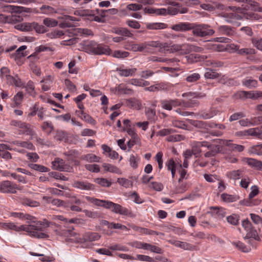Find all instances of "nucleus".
Here are the masks:
<instances>
[{
    "label": "nucleus",
    "mask_w": 262,
    "mask_h": 262,
    "mask_svg": "<svg viewBox=\"0 0 262 262\" xmlns=\"http://www.w3.org/2000/svg\"><path fill=\"white\" fill-rule=\"evenodd\" d=\"M117 182L125 188H129L133 186V182L125 178H118Z\"/></svg>",
    "instance_id": "45"
},
{
    "label": "nucleus",
    "mask_w": 262,
    "mask_h": 262,
    "mask_svg": "<svg viewBox=\"0 0 262 262\" xmlns=\"http://www.w3.org/2000/svg\"><path fill=\"white\" fill-rule=\"evenodd\" d=\"M145 43L146 49L147 48V47L159 48V51L161 52L165 51L166 48L168 47V44L167 43H162L159 41H149L145 42Z\"/></svg>",
    "instance_id": "15"
},
{
    "label": "nucleus",
    "mask_w": 262,
    "mask_h": 262,
    "mask_svg": "<svg viewBox=\"0 0 262 262\" xmlns=\"http://www.w3.org/2000/svg\"><path fill=\"white\" fill-rule=\"evenodd\" d=\"M190 123L193 126L199 128H206L207 126L206 122L200 120H190Z\"/></svg>",
    "instance_id": "41"
},
{
    "label": "nucleus",
    "mask_w": 262,
    "mask_h": 262,
    "mask_svg": "<svg viewBox=\"0 0 262 262\" xmlns=\"http://www.w3.org/2000/svg\"><path fill=\"white\" fill-rule=\"evenodd\" d=\"M177 247H179L184 250H192L193 249V246L187 243L179 241Z\"/></svg>",
    "instance_id": "60"
},
{
    "label": "nucleus",
    "mask_w": 262,
    "mask_h": 262,
    "mask_svg": "<svg viewBox=\"0 0 262 262\" xmlns=\"http://www.w3.org/2000/svg\"><path fill=\"white\" fill-rule=\"evenodd\" d=\"M115 33L123 36L132 37L133 34L126 28H120L114 29L113 31Z\"/></svg>",
    "instance_id": "28"
},
{
    "label": "nucleus",
    "mask_w": 262,
    "mask_h": 262,
    "mask_svg": "<svg viewBox=\"0 0 262 262\" xmlns=\"http://www.w3.org/2000/svg\"><path fill=\"white\" fill-rule=\"evenodd\" d=\"M128 50H132L134 52H142L146 49V46L145 42L137 44L134 43L129 45V47L127 48Z\"/></svg>",
    "instance_id": "27"
},
{
    "label": "nucleus",
    "mask_w": 262,
    "mask_h": 262,
    "mask_svg": "<svg viewBox=\"0 0 262 262\" xmlns=\"http://www.w3.org/2000/svg\"><path fill=\"white\" fill-rule=\"evenodd\" d=\"M94 182L103 187H110L112 184L111 182L105 178H96Z\"/></svg>",
    "instance_id": "47"
},
{
    "label": "nucleus",
    "mask_w": 262,
    "mask_h": 262,
    "mask_svg": "<svg viewBox=\"0 0 262 262\" xmlns=\"http://www.w3.org/2000/svg\"><path fill=\"white\" fill-rule=\"evenodd\" d=\"M179 166V173H180V177L178 180V182L180 183L183 180H187L189 177V174L187 173L186 170L182 168V164L178 162Z\"/></svg>",
    "instance_id": "29"
},
{
    "label": "nucleus",
    "mask_w": 262,
    "mask_h": 262,
    "mask_svg": "<svg viewBox=\"0 0 262 262\" xmlns=\"http://www.w3.org/2000/svg\"><path fill=\"white\" fill-rule=\"evenodd\" d=\"M29 167L32 169H34L39 172H48L49 171V169L41 165L36 164H29Z\"/></svg>",
    "instance_id": "38"
},
{
    "label": "nucleus",
    "mask_w": 262,
    "mask_h": 262,
    "mask_svg": "<svg viewBox=\"0 0 262 262\" xmlns=\"http://www.w3.org/2000/svg\"><path fill=\"white\" fill-rule=\"evenodd\" d=\"M64 35L63 32L61 30H54L50 33L47 34V36L50 38H59Z\"/></svg>",
    "instance_id": "49"
},
{
    "label": "nucleus",
    "mask_w": 262,
    "mask_h": 262,
    "mask_svg": "<svg viewBox=\"0 0 262 262\" xmlns=\"http://www.w3.org/2000/svg\"><path fill=\"white\" fill-rule=\"evenodd\" d=\"M246 3L252 6L254 11L262 12V7L259 6L257 2L253 0H247Z\"/></svg>",
    "instance_id": "48"
},
{
    "label": "nucleus",
    "mask_w": 262,
    "mask_h": 262,
    "mask_svg": "<svg viewBox=\"0 0 262 262\" xmlns=\"http://www.w3.org/2000/svg\"><path fill=\"white\" fill-rule=\"evenodd\" d=\"M228 9L232 10V12H223L221 16L224 17L225 21L228 23H232L235 20H241L243 19L242 13H243V9L240 7L235 6L229 7Z\"/></svg>",
    "instance_id": "4"
},
{
    "label": "nucleus",
    "mask_w": 262,
    "mask_h": 262,
    "mask_svg": "<svg viewBox=\"0 0 262 262\" xmlns=\"http://www.w3.org/2000/svg\"><path fill=\"white\" fill-rule=\"evenodd\" d=\"M73 227H70L68 229H65L62 230V235L67 237L68 241L72 243H78L80 238L77 235V234L73 231Z\"/></svg>",
    "instance_id": "8"
},
{
    "label": "nucleus",
    "mask_w": 262,
    "mask_h": 262,
    "mask_svg": "<svg viewBox=\"0 0 262 262\" xmlns=\"http://www.w3.org/2000/svg\"><path fill=\"white\" fill-rule=\"evenodd\" d=\"M167 169L171 171L172 177L173 178L176 174V170L179 171L178 163H177L173 159H170L166 163Z\"/></svg>",
    "instance_id": "17"
},
{
    "label": "nucleus",
    "mask_w": 262,
    "mask_h": 262,
    "mask_svg": "<svg viewBox=\"0 0 262 262\" xmlns=\"http://www.w3.org/2000/svg\"><path fill=\"white\" fill-rule=\"evenodd\" d=\"M232 245L243 252H249L251 250V248L250 247H247L244 245V244L240 241L233 242Z\"/></svg>",
    "instance_id": "37"
},
{
    "label": "nucleus",
    "mask_w": 262,
    "mask_h": 262,
    "mask_svg": "<svg viewBox=\"0 0 262 262\" xmlns=\"http://www.w3.org/2000/svg\"><path fill=\"white\" fill-rule=\"evenodd\" d=\"M245 161L252 168L256 170H261L262 167V162L255 159L246 158Z\"/></svg>",
    "instance_id": "16"
},
{
    "label": "nucleus",
    "mask_w": 262,
    "mask_h": 262,
    "mask_svg": "<svg viewBox=\"0 0 262 262\" xmlns=\"http://www.w3.org/2000/svg\"><path fill=\"white\" fill-rule=\"evenodd\" d=\"M52 166L54 169L61 171L70 172L72 169V168L69 165L65 164L62 159L59 158H56L52 162Z\"/></svg>",
    "instance_id": "7"
},
{
    "label": "nucleus",
    "mask_w": 262,
    "mask_h": 262,
    "mask_svg": "<svg viewBox=\"0 0 262 262\" xmlns=\"http://www.w3.org/2000/svg\"><path fill=\"white\" fill-rule=\"evenodd\" d=\"M53 50L52 48L46 47L44 46H40L39 47H38L36 48L35 49V52L33 54L30 55L28 57V58H31L32 57L34 56L36 54H38V53H40L41 52H44V51H52Z\"/></svg>",
    "instance_id": "44"
},
{
    "label": "nucleus",
    "mask_w": 262,
    "mask_h": 262,
    "mask_svg": "<svg viewBox=\"0 0 262 262\" xmlns=\"http://www.w3.org/2000/svg\"><path fill=\"white\" fill-rule=\"evenodd\" d=\"M22 17L16 14H11L8 15L6 18V20L8 23L15 24L16 23L21 21Z\"/></svg>",
    "instance_id": "35"
},
{
    "label": "nucleus",
    "mask_w": 262,
    "mask_h": 262,
    "mask_svg": "<svg viewBox=\"0 0 262 262\" xmlns=\"http://www.w3.org/2000/svg\"><path fill=\"white\" fill-rule=\"evenodd\" d=\"M192 28L193 35L199 37L212 36L215 33L214 30L208 24L192 23Z\"/></svg>",
    "instance_id": "3"
},
{
    "label": "nucleus",
    "mask_w": 262,
    "mask_h": 262,
    "mask_svg": "<svg viewBox=\"0 0 262 262\" xmlns=\"http://www.w3.org/2000/svg\"><path fill=\"white\" fill-rule=\"evenodd\" d=\"M146 27L150 30H160L166 28L167 25L162 23H154L147 24Z\"/></svg>",
    "instance_id": "26"
},
{
    "label": "nucleus",
    "mask_w": 262,
    "mask_h": 262,
    "mask_svg": "<svg viewBox=\"0 0 262 262\" xmlns=\"http://www.w3.org/2000/svg\"><path fill=\"white\" fill-rule=\"evenodd\" d=\"M85 199L89 202L97 206H101L107 209H111L112 212L115 213L127 215L129 213V211L127 208L110 201L99 200L89 196H86Z\"/></svg>",
    "instance_id": "2"
},
{
    "label": "nucleus",
    "mask_w": 262,
    "mask_h": 262,
    "mask_svg": "<svg viewBox=\"0 0 262 262\" xmlns=\"http://www.w3.org/2000/svg\"><path fill=\"white\" fill-rule=\"evenodd\" d=\"M244 238L245 239H247V242L251 245H252V242H253V240L251 238L256 241L260 240V238L257 234V231L253 229V227L249 229V231H247V233Z\"/></svg>",
    "instance_id": "13"
},
{
    "label": "nucleus",
    "mask_w": 262,
    "mask_h": 262,
    "mask_svg": "<svg viewBox=\"0 0 262 262\" xmlns=\"http://www.w3.org/2000/svg\"><path fill=\"white\" fill-rule=\"evenodd\" d=\"M18 134L29 135L30 136V139L33 140L35 133L30 124L24 122L22 127L18 131Z\"/></svg>",
    "instance_id": "9"
},
{
    "label": "nucleus",
    "mask_w": 262,
    "mask_h": 262,
    "mask_svg": "<svg viewBox=\"0 0 262 262\" xmlns=\"http://www.w3.org/2000/svg\"><path fill=\"white\" fill-rule=\"evenodd\" d=\"M237 53L241 55H252L255 54V50L250 48H238Z\"/></svg>",
    "instance_id": "59"
},
{
    "label": "nucleus",
    "mask_w": 262,
    "mask_h": 262,
    "mask_svg": "<svg viewBox=\"0 0 262 262\" xmlns=\"http://www.w3.org/2000/svg\"><path fill=\"white\" fill-rule=\"evenodd\" d=\"M95 50L94 53L95 55H110L111 52V49L108 46L102 44L97 43Z\"/></svg>",
    "instance_id": "18"
},
{
    "label": "nucleus",
    "mask_w": 262,
    "mask_h": 262,
    "mask_svg": "<svg viewBox=\"0 0 262 262\" xmlns=\"http://www.w3.org/2000/svg\"><path fill=\"white\" fill-rule=\"evenodd\" d=\"M19 202L23 205L31 207H37L40 206L39 202L26 196L19 198Z\"/></svg>",
    "instance_id": "14"
},
{
    "label": "nucleus",
    "mask_w": 262,
    "mask_h": 262,
    "mask_svg": "<svg viewBox=\"0 0 262 262\" xmlns=\"http://www.w3.org/2000/svg\"><path fill=\"white\" fill-rule=\"evenodd\" d=\"M129 53L126 51L117 50L114 52L113 56L118 58H124L129 56Z\"/></svg>",
    "instance_id": "56"
},
{
    "label": "nucleus",
    "mask_w": 262,
    "mask_h": 262,
    "mask_svg": "<svg viewBox=\"0 0 262 262\" xmlns=\"http://www.w3.org/2000/svg\"><path fill=\"white\" fill-rule=\"evenodd\" d=\"M102 166L106 171L115 173H120V170L114 165L110 164L104 163Z\"/></svg>",
    "instance_id": "36"
},
{
    "label": "nucleus",
    "mask_w": 262,
    "mask_h": 262,
    "mask_svg": "<svg viewBox=\"0 0 262 262\" xmlns=\"http://www.w3.org/2000/svg\"><path fill=\"white\" fill-rule=\"evenodd\" d=\"M17 189L20 190V188L10 181H4L0 183V191L3 193H15Z\"/></svg>",
    "instance_id": "5"
},
{
    "label": "nucleus",
    "mask_w": 262,
    "mask_h": 262,
    "mask_svg": "<svg viewBox=\"0 0 262 262\" xmlns=\"http://www.w3.org/2000/svg\"><path fill=\"white\" fill-rule=\"evenodd\" d=\"M142 5L138 4H130L127 5L126 9L129 11H137L142 9Z\"/></svg>",
    "instance_id": "62"
},
{
    "label": "nucleus",
    "mask_w": 262,
    "mask_h": 262,
    "mask_svg": "<svg viewBox=\"0 0 262 262\" xmlns=\"http://www.w3.org/2000/svg\"><path fill=\"white\" fill-rule=\"evenodd\" d=\"M208 151H207L204 154L206 158H210L215 156L220 151V146L218 145H214L211 148L208 149Z\"/></svg>",
    "instance_id": "25"
},
{
    "label": "nucleus",
    "mask_w": 262,
    "mask_h": 262,
    "mask_svg": "<svg viewBox=\"0 0 262 262\" xmlns=\"http://www.w3.org/2000/svg\"><path fill=\"white\" fill-rule=\"evenodd\" d=\"M76 33L81 35H93V32L88 29L77 28L75 30Z\"/></svg>",
    "instance_id": "55"
},
{
    "label": "nucleus",
    "mask_w": 262,
    "mask_h": 262,
    "mask_svg": "<svg viewBox=\"0 0 262 262\" xmlns=\"http://www.w3.org/2000/svg\"><path fill=\"white\" fill-rule=\"evenodd\" d=\"M175 132L176 130L172 128H163L157 133V136L164 137L171 135Z\"/></svg>",
    "instance_id": "50"
},
{
    "label": "nucleus",
    "mask_w": 262,
    "mask_h": 262,
    "mask_svg": "<svg viewBox=\"0 0 262 262\" xmlns=\"http://www.w3.org/2000/svg\"><path fill=\"white\" fill-rule=\"evenodd\" d=\"M221 198L224 202L230 203L235 202L239 199V197L237 195H230L226 193H223Z\"/></svg>",
    "instance_id": "33"
},
{
    "label": "nucleus",
    "mask_w": 262,
    "mask_h": 262,
    "mask_svg": "<svg viewBox=\"0 0 262 262\" xmlns=\"http://www.w3.org/2000/svg\"><path fill=\"white\" fill-rule=\"evenodd\" d=\"M97 43L94 41H90L85 43L83 49L85 52L94 54Z\"/></svg>",
    "instance_id": "22"
},
{
    "label": "nucleus",
    "mask_w": 262,
    "mask_h": 262,
    "mask_svg": "<svg viewBox=\"0 0 262 262\" xmlns=\"http://www.w3.org/2000/svg\"><path fill=\"white\" fill-rule=\"evenodd\" d=\"M253 45L258 50L262 51V38L255 37L252 39Z\"/></svg>",
    "instance_id": "61"
},
{
    "label": "nucleus",
    "mask_w": 262,
    "mask_h": 262,
    "mask_svg": "<svg viewBox=\"0 0 262 262\" xmlns=\"http://www.w3.org/2000/svg\"><path fill=\"white\" fill-rule=\"evenodd\" d=\"M192 24L188 22H181L178 24L173 25L171 28L176 31L185 32L191 30L192 28Z\"/></svg>",
    "instance_id": "11"
},
{
    "label": "nucleus",
    "mask_w": 262,
    "mask_h": 262,
    "mask_svg": "<svg viewBox=\"0 0 262 262\" xmlns=\"http://www.w3.org/2000/svg\"><path fill=\"white\" fill-rule=\"evenodd\" d=\"M33 29L38 33H43L47 32L46 28L44 26L39 25L35 22H33Z\"/></svg>",
    "instance_id": "51"
},
{
    "label": "nucleus",
    "mask_w": 262,
    "mask_h": 262,
    "mask_svg": "<svg viewBox=\"0 0 262 262\" xmlns=\"http://www.w3.org/2000/svg\"><path fill=\"white\" fill-rule=\"evenodd\" d=\"M168 51L169 53L179 52L181 54V45H173L170 47L168 46L165 51Z\"/></svg>",
    "instance_id": "53"
},
{
    "label": "nucleus",
    "mask_w": 262,
    "mask_h": 262,
    "mask_svg": "<svg viewBox=\"0 0 262 262\" xmlns=\"http://www.w3.org/2000/svg\"><path fill=\"white\" fill-rule=\"evenodd\" d=\"M248 136H251L257 139L262 138V126L248 129Z\"/></svg>",
    "instance_id": "19"
},
{
    "label": "nucleus",
    "mask_w": 262,
    "mask_h": 262,
    "mask_svg": "<svg viewBox=\"0 0 262 262\" xmlns=\"http://www.w3.org/2000/svg\"><path fill=\"white\" fill-rule=\"evenodd\" d=\"M41 128L42 130L47 131L49 134L54 129V126L52 124L48 121L43 123Z\"/></svg>",
    "instance_id": "58"
},
{
    "label": "nucleus",
    "mask_w": 262,
    "mask_h": 262,
    "mask_svg": "<svg viewBox=\"0 0 262 262\" xmlns=\"http://www.w3.org/2000/svg\"><path fill=\"white\" fill-rule=\"evenodd\" d=\"M138 160L139 159L137 155H130L129 160L130 166L134 168H137L138 167Z\"/></svg>",
    "instance_id": "63"
},
{
    "label": "nucleus",
    "mask_w": 262,
    "mask_h": 262,
    "mask_svg": "<svg viewBox=\"0 0 262 262\" xmlns=\"http://www.w3.org/2000/svg\"><path fill=\"white\" fill-rule=\"evenodd\" d=\"M200 77L199 73H194L187 76L186 80L188 82H194L200 79Z\"/></svg>",
    "instance_id": "54"
},
{
    "label": "nucleus",
    "mask_w": 262,
    "mask_h": 262,
    "mask_svg": "<svg viewBox=\"0 0 262 262\" xmlns=\"http://www.w3.org/2000/svg\"><path fill=\"white\" fill-rule=\"evenodd\" d=\"M239 216L236 214H232L227 217V222L231 225H237L238 224Z\"/></svg>",
    "instance_id": "42"
},
{
    "label": "nucleus",
    "mask_w": 262,
    "mask_h": 262,
    "mask_svg": "<svg viewBox=\"0 0 262 262\" xmlns=\"http://www.w3.org/2000/svg\"><path fill=\"white\" fill-rule=\"evenodd\" d=\"M43 24L48 27H54L57 25L58 21L50 18H46L43 20Z\"/></svg>",
    "instance_id": "52"
},
{
    "label": "nucleus",
    "mask_w": 262,
    "mask_h": 262,
    "mask_svg": "<svg viewBox=\"0 0 262 262\" xmlns=\"http://www.w3.org/2000/svg\"><path fill=\"white\" fill-rule=\"evenodd\" d=\"M161 106L163 108L171 111L173 107L182 105L178 99L163 100L161 101Z\"/></svg>",
    "instance_id": "10"
},
{
    "label": "nucleus",
    "mask_w": 262,
    "mask_h": 262,
    "mask_svg": "<svg viewBox=\"0 0 262 262\" xmlns=\"http://www.w3.org/2000/svg\"><path fill=\"white\" fill-rule=\"evenodd\" d=\"M136 68H132L129 69H119V75L121 76L128 77L133 76L137 71Z\"/></svg>",
    "instance_id": "34"
},
{
    "label": "nucleus",
    "mask_w": 262,
    "mask_h": 262,
    "mask_svg": "<svg viewBox=\"0 0 262 262\" xmlns=\"http://www.w3.org/2000/svg\"><path fill=\"white\" fill-rule=\"evenodd\" d=\"M242 173V171L241 170H233L228 172L227 176L231 179L237 180L240 178Z\"/></svg>",
    "instance_id": "40"
},
{
    "label": "nucleus",
    "mask_w": 262,
    "mask_h": 262,
    "mask_svg": "<svg viewBox=\"0 0 262 262\" xmlns=\"http://www.w3.org/2000/svg\"><path fill=\"white\" fill-rule=\"evenodd\" d=\"M193 45L184 43L181 45V54L185 55L191 52Z\"/></svg>",
    "instance_id": "39"
},
{
    "label": "nucleus",
    "mask_w": 262,
    "mask_h": 262,
    "mask_svg": "<svg viewBox=\"0 0 262 262\" xmlns=\"http://www.w3.org/2000/svg\"><path fill=\"white\" fill-rule=\"evenodd\" d=\"M76 113L85 122L93 125H95L96 124V121L91 116L84 113L83 111H77Z\"/></svg>",
    "instance_id": "21"
},
{
    "label": "nucleus",
    "mask_w": 262,
    "mask_h": 262,
    "mask_svg": "<svg viewBox=\"0 0 262 262\" xmlns=\"http://www.w3.org/2000/svg\"><path fill=\"white\" fill-rule=\"evenodd\" d=\"M217 111L213 108H211L207 110H202L199 112L197 116L199 118L205 120L209 119L216 115Z\"/></svg>",
    "instance_id": "12"
},
{
    "label": "nucleus",
    "mask_w": 262,
    "mask_h": 262,
    "mask_svg": "<svg viewBox=\"0 0 262 262\" xmlns=\"http://www.w3.org/2000/svg\"><path fill=\"white\" fill-rule=\"evenodd\" d=\"M100 238V235L95 232H88L86 233L84 237L85 242H94L98 241Z\"/></svg>",
    "instance_id": "30"
},
{
    "label": "nucleus",
    "mask_w": 262,
    "mask_h": 262,
    "mask_svg": "<svg viewBox=\"0 0 262 262\" xmlns=\"http://www.w3.org/2000/svg\"><path fill=\"white\" fill-rule=\"evenodd\" d=\"M243 18L250 20H259L261 17L257 14L254 13L253 12H244L243 9V13H242Z\"/></svg>",
    "instance_id": "32"
},
{
    "label": "nucleus",
    "mask_w": 262,
    "mask_h": 262,
    "mask_svg": "<svg viewBox=\"0 0 262 262\" xmlns=\"http://www.w3.org/2000/svg\"><path fill=\"white\" fill-rule=\"evenodd\" d=\"M80 159L88 162H99L100 159L99 157L92 154L83 155L80 157Z\"/></svg>",
    "instance_id": "31"
},
{
    "label": "nucleus",
    "mask_w": 262,
    "mask_h": 262,
    "mask_svg": "<svg viewBox=\"0 0 262 262\" xmlns=\"http://www.w3.org/2000/svg\"><path fill=\"white\" fill-rule=\"evenodd\" d=\"M218 31L220 34L232 36L234 34V31L232 28L228 26L223 25L218 27Z\"/></svg>",
    "instance_id": "20"
},
{
    "label": "nucleus",
    "mask_w": 262,
    "mask_h": 262,
    "mask_svg": "<svg viewBox=\"0 0 262 262\" xmlns=\"http://www.w3.org/2000/svg\"><path fill=\"white\" fill-rule=\"evenodd\" d=\"M242 84L248 89H253L257 87V81L251 78H247L242 80Z\"/></svg>",
    "instance_id": "24"
},
{
    "label": "nucleus",
    "mask_w": 262,
    "mask_h": 262,
    "mask_svg": "<svg viewBox=\"0 0 262 262\" xmlns=\"http://www.w3.org/2000/svg\"><path fill=\"white\" fill-rule=\"evenodd\" d=\"M50 226V222L45 220L43 222L38 221L34 222L33 224L30 225H21L17 226L13 223H3L2 227L4 229H11L16 231H25L34 237L38 238H47L49 235L44 231L45 228Z\"/></svg>",
    "instance_id": "1"
},
{
    "label": "nucleus",
    "mask_w": 262,
    "mask_h": 262,
    "mask_svg": "<svg viewBox=\"0 0 262 262\" xmlns=\"http://www.w3.org/2000/svg\"><path fill=\"white\" fill-rule=\"evenodd\" d=\"M204 76L207 79H215L218 78L220 75L215 71L209 69L205 72Z\"/></svg>",
    "instance_id": "43"
},
{
    "label": "nucleus",
    "mask_w": 262,
    "mask_h": 262,
    "mask_svg": "<svg viewBox=\"0 0 262 262\" xmlns=\"http://www.w3.org/2000/svg\"><path fill=\"white\" fill-rule=\"evenodd\" d=\"M73 187L84 191H94L96 189L95 185L88 181H75Z\"/></svg>",
    "instance_id": "6"
},
{
    "label": "nucleus",
    "mask_w": 262,
    "mask_h": 262,
    "mask_svg": "<svg viewBox=\"0 0 262 262\" xmlns=\"http://www.w3.org/2000/svg\"><path fill=\"white\" fill-rule=\"evenodd\" d=\"M221 82L228 86H232L238 83L234 79L225 78L221 80Z\"/></svg>",
    "instance_id": "46"
},
{
    "label": "nucleus",
    "mask_w": 262,
    "mask_h": 262,
    "mask_svg": "<svg viewBox=\"0 0 262 262\" xmlns=\"http://www.w3.org/2000/svg\"><path fill=\"white\" fill-rule=\"evenodd\" d=\"M126 24L130 28L133 29H138L141 27V25L139 23L134 20H127Z\"/></svg>",
    "instance_id": "64"
},
{
    "label": "nucleus",
    "mask_w": 262,
    "mask_h": 262,
    "mask_svg": "<svg viewBox=\"0 0 262 262\" xmlns=\"http://www.w3.org/2000/svg\"><path fill=\"white\" fill-rule=\"evenodd\" d=\"M184 137L181 135H169L166 138V141L168 142H177L183 140Z\"/></svg>",
    "instance_id": "57"
},
{
    "label": "nucleus",
    "mask_w": 262,
    "mask_h": 262,
    "mask_svg": "<svg viewBox=\"0 0 262 262\" xmlns=\"http://www.w3.org/2000/svg\"><path fill=\"white\" fill-rule=\"evenodd\" d=\"M12 143L17 146L26 148L30 150H34V146L32 143L28 141H21L15 140L12 142Z\"/></svg>",
    "instance_id": "23"
}]
</instances>
